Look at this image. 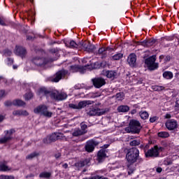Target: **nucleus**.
<instances>
[{"mask_svg":"<svg viewBox=\"0 0 179 179\" xmlns=\"http://www.w3.org/2000/svg\"><path fill=\"white\" fill-rule=\"evenodd\" d=\"M73 136H82V135H85V131H81L80 129H75L72 133Z\"/></svg>","mask_w":179,"mask_h":179,"instance_id":"nucleus-29","label":"nucleus"},{"mask_svg":"<svg viewBox=\"0 0 179 179\" xmlns=\"http://www.w3.org/2000/svg\"><path fill=\"white\" fill-rule=\"evenodd\" d=\"M125 97V94L124 92L117 93L115 95V98L118 101H122Z\"/></svg>","mask_w":179,"mask_h":179,"instance_id":"nucleus-34","label":"nucleus"},{"mask_svg":"<svg viewBox=\"0 0 179 179\" xmlns=\"http://www.w3.org/2000/svg\"><path fill=\"white\" fill-rule=\"evenodd\" d=\"M162 59H164V55H163L159 56V61L162 62Z\"/></svg>","mask_w":179,"mask_h":179,"instance_id":"nucleus-60","label":"nucleus"},{"mask_svg":"<svg viewBox=\"0 0 179 179\" xmlns=\"http://www.w3.org/2000/svg\"><path fill=\"white\" fill-rule=\"evenodd\" d=\"M87 115L92 117L93 115H101L100 113V109L98 108H90L89 111L87 112Z\"/></svg>","mask_w":179,"mask_h":179,"instance_id":"nucleus-17","label":"nucleus"},{"mask_svg":"<svg viewBox=\"0 0 179 179\" xmlns=\"http://www.w3.org/2000/svg\"><path fill=\"white\" fill-rule=\"evenodd\" d=\"M51 54H58V48H52L50 50Z\"/></svg>","mask_w":179,"mask_h":179,"instance_id":"nucleus-48","label":"nucleus"},{"mask_svg":"<svg viewBox=\"0 0 179 179\" xmlns=\"http://www.w3.org/2000/svg\"><path fill=\"white\" fill-rule=\"evenodd\" d=\"M127 62L130 66H134V65H136V55L135 54H131L128 57Z\"/></svg>","mask_w":179,"mask_h":179,"instance_id":"nucleus-21","label":"nucleus"},{"mask_svg":"<svg viewBox=\"0 0 179 179\" xmlns=\"http://www.w3.org/2000/svg\"><path fill=\"white\" fill-rule=\"evenodd\" d=\"M92 82L96 89H100V87H103L106 85V80L102 78H92Z\"/></svg>","mask_w":179,"mask_h":179,"instance_id":"nucleus-9","label":"nucleus"},{"mask_svg":"<svg viewBox=\"0 0 179 179\" xmlns=\"http://www.w3.org/2000/svg\"><path fill=\"white\" fill-rule=\"evenodd\" d=\"M97 145H99V142L94 140L88 141L85 146L86 152H88V153H92V152L94 150V148H96Z\"/></svg>","mask_w":179,"mask_h":179,"instance_id":"nucleus-8","label":"nucleus"},{"mask_svg":"<svg viewBox=\"0 0 179 179\" xmlns=\"http://www.w3.org/2000/svg\"><path fill=\"white\" fill-rule=\"evenodd\" d=\"M158 136L159 138H169V136H170V134H169V132L166 131H160L158 133Z\"/></svg>","mask_w":179,"mask_h":179,"instance_id":"nucleus-38","label":"nucleus"},{"mask_svg":"<svg viewBox=\"0 0 179 179\" xmlns=\"http://www.w3.org/2000/svg\"><path fill=\"white\" fill-rule=\"evenodd\" d=\"M122 57H124L122 53H117L112 57V59H113V61H120Z\"/></svg>","mask_w":179,"mask_h":179,"instance_id":"nucleus-37","label":"nucleus"},{"mask_svg":"<svg viewBox=\"0 0 179 179\" xmlns=\"http://www.w3.org/2000/svg\"><path fill=\"white\" fill-rule=\"evenodd\" d=\"M13 104V102H11L10 101H7L4 103V105L6 107H10Z\"/></svg>","mask_w":179,"mask_h":179,"instance_id":"nucleus-49","label":"nucleus"},{"mask_svg":"<svg viewBox=\"0 0 179 179\" xmlns=\"http://www.w3.org/2000/svg\"><path fill=\"white\" fill-rule=\"evenodd\" d=\"M166 127L169 131H173L178 127L177 121L173 120H169L166 123Z\"/></svg>","mask_w":179,"mask_h":179,"instance_id":"nucleus-13","label":"nucleus"},{"mask_svg":"<svg viewBox=\"0 0 179 179\" xmlns=\"http://www.w3.org/2000/svg\"><path fill=\"white\" fill-rule=\"evenodd\" d=\"M0 24L1 26H6V23H5V19L0 17Z\"/></svg>","mask_w":179,"mask_h":179,"instance_id":"nucleus-51","label":"nucleus"},{"mask_svg":"<svg viewBox=\"0 0 179 179\" xmlns=\"http://www.w3.org/2000/svg\"><path fill=\"white\" fill-rule=\"evenodd\" d=\"M80 126L81 128L80 130L84 131V134H87V130H86V129H87V125L86 124H85L84 122H83L80 123Z\"/></svg>","mask_w":179,"mask_h":179,"instance_id":"nucleus-39","label":"nucleus"},{"mask_svg":"<svg viewBox=\"0 0 179 179\" xmlns=\"http://www.w3.org/2000/svg\"><path fill=\"white\" fill-rule=\"evenodd\" d=\"M52 142L53 141L51 140V137H50V136H48L45 138L43 139V143H45L46 145H48Z\"/></svg>","mask_w":179,"mask_h":179,"instance_id":"nucleus-42","label":"nucleus"},{"mask_svg":"<svg viewBox=\"0 0 179 179\" xmlns=\"http://www.w3.org/2000/svg\"><path fill=\"white\" fill-rule=\"evenodd\" d=\"M68 73V71L61 70L56 73L55 78L52 80V82H59L62 78H65L66 74Z\"/></svg>","mask_w":179,"mask_h":179,"instance_id":"nucleus-11","label":"nucleus"},{"mask_svg":"<svg viewBox=\"0 0 179 179\" xmlns=\"http://www.w3.org/2000/svg\"><path fill=\"white\" fill-rule=\"evenodd\" d=\"M33 97V93L29 92L24 95L25 100H30Z\"/></svg>","mask_w":179,"mask_h":179,"instance_id":"nucleus-44","label":"nucleus"},{"mask_svg":"<svg viewBox=\"0 0 179 179\" xmlns=\"http://www.w3.org/2000/svg\"><path fill=\"white\" fill-rule=\"evenodd\" d=\"M0 80H3V82L5 83H6V82H7L6 79H5V78H3V76H0Z\"/></svg>","mask_w":179,"mask_h":179,"instance_id":"nucleus-58","label":"nucleus"},{"mask_svg":"<svg viewBox=\"0 0 179 179\" xmlns=\"http://www.w3.org/2000/svg\"><path fill=\"white\" fill-rule=\"evenodd\" d=\"M145 64L150 71H155L159 68V64L156 63V56L152 55L145 60Z\"/></svg>","mask_w":179,"mask_h":179,"instance_id":"nucleus-5","label":"nucleus"},{"mask_svg":"<svg viewBox=\"0 0 179 179\" xmlns=\"http://www.w3.org/2000/svg\"><path fill=\"white\" fill-rule=\"evenodd\" d=\"M109 49L110 48L108 47L101 48L99 49L98 52L96 53V55H100L102 59L104 58H107V55H108V53L107 52V51H108Z\"/></svg>","mask_w":179,"mask_h":179,"instance_id":"nucleus-14","label":"nucleus"},{"mask_svg":"<svg viewBox=\"0 0 179 179\" xmlns=\"http://www.w3.org/2000/svg\"><path fill=\"white\" fill-rule=\"evenodd\" d=\"M70 71L73 73L80 72L81 73H85V71H86V69L75 65L71 66Z\"/></svg>","mask_w":179,"mask_h":179,"instance_id":"nucleus-23","label":"nucleus"},{"mask_svg":"<svg viewBox=\"0 0 179 179\" xmlns=\"http://www.w3.org/2000/svg\"><path fill=\"white\" fill-rule=\"evenodd\" d=\"M24 104H26L24 103V101H23L20 100V99H16V100L13 101V106H24Z\"/></svg>","mask_w":179,"mask_h":179,"instance_id":"nucleus-36","label":"nucleus"},{"mask_svg":"<svg viewBox=\"0 0 179 179\" xmlns=\"http://www.w3.org/2000/svg\"><path fill=\"white\" fill-rule=\"evenodd\" d=\"M96 179H108L107 178H105L103 176H96Z\"/></svg>","mask_w":179,"mask_h":179,"instance_id":"nucleus-56","label":"nucleus"},{"mask_svg":"<svg viewBox=\"0 0 179 179\" xmlns=\"http://www.w3.org/2000/svg\"><path fill=\"white\" fill-rule=\"evenodd\" d=\"M40 178H50L51 177V173L50 172H42L39 174Z\"/></svg>","mask_w":179,"mask_h":179,"instance_id":"nucleus-35","label":"nucleus"},{"mask_svg":"<svg viewBox=\"0 0 179 179\" xmlns=\"http://www.w3.org/2000/svg\"><path fill=\"white\" fill-rule=\"evenodd\" d=\"M173 73L171 71H165L163 73V78L164 79H173Z\"/></svg>","mask_w":179,"mask_h":179,"instance_id":"nucleus-33","label":"nucleus"},{"mask_svg":"<svg viewBox=\"0 0 179 179\" xmlns=\"http://www.w3.org/2000/svg\"><path fill=\"white\" fill-rule=\"evenodd\" d=\"M5 120V116L0 115V122H2Z\"/></svg>","mask_w":179,"mask_h":179,"instance_id":"nucleus-57","label":"nucleus"},{"mask_svg":"<svg viewBox=\"0 0 179 179\" xmlns=\"http://www.w3.org/2000/svg\"><path fill=\"white\" fill-rule=\"evenodd\" d=\"M40 154L38 152H34L29 155H28L26 157L27 160H33V159H34V157H37V156H39Z\"/></svg>","mask_w":179,"mask_h":179,"instance_id":"nucleus-32","label":"nucleus"},{"mask_svg":"<svg viewBox=\"0 0 179 179\" xmlns=\"http://www.w3.org/2000/svg\"><path fill=\"white\" fill-rule=\"evenodd\" d=\"M106 157H107V154H106V150L104 149L100 150L98 152V155H97L98 162H99V163L103 162V160H104Z\"/></svg>","mask_w":179,"mask_h":179,"instance_id":"nucleus-20","label":"nucleus"},{"mask_svg":"<svg viewBox=\"0 0 179 179\" xmlns=\"http://www.w3.org/2000/svg\"><path fill=\"white\" fill-rule=\"evenodd\" d=\"M49 136L50 137L52 142H55V141H59V139H62V138L64 137V134L62 133L55 132Z\"/></svg>","mask_w":179,"mask_h":179,"instance_id":"nucleus-19","label":"nucleus"},{"mask_svg":"<svg viewBox=\"0 0 179 179\" xmlns=\"http://www.w3.org/2000/svg\"><path fill=\"white\" fill-rule=\"evenodd\" d=\"M68 95L65 92H59L57 90L52 91L50 93V98L56 101H62L66 99Z\"/></svg>","mask_w":179,"mask_h":179,"instance_id":"nucleus-7","label":"nucleus"},{"mask_svg":"<svg viewBox=\"0 0 179 179\" xmlns=\"http://www.w3.org/2000/svg\"><path fill=\"white\" fill-rule=\"evenodd\" d=\"M70 108H73V110H79L78 105L74 103H70L69 105Z\"/></svg>","mask_w":179,"mask_h":179,"instance_id":"nucleus-46","label":"nucleus"},{"mask_svg":"<svg viewBox=\"0 0 179 179\" xmlns=\"http://www.w3.org/2000/svg\"><path fill=\"white\" fill-rule=\"evenodd\" d=\"M157 173H162V171H163V169H162V167H158L156 169Z\"/></svg>","mask_w":179,"mask_h":179,"instance_id":"nucleus-55","label":"nucleus"},{"mask_svg":"<svg viewBox=\"0 0 179 179\" xmlns=\"http://www.w3.org/2000/svg\"><path fill=\"white\" fill-rule=\"evenodd\" d=\"M119 113H128L129 111V106L127 105H122L117 108Z\"/></svg>","mask_w":179,"mask_h":179,"instance_id":"nucleus-28","label":"nucleus"},{"mask_svg":"<svg viewBox=\"0 0 179 179\" xmlns=\"http://www.w3.org/2000/svg\"><path fill=\"white\" fill-rule=\"evenodd\" d=\"M162 147H159L158 145H155L153 148H150L148 151H145V157H152L155 159L156 157H159L160 155V152H163Z\"/></svg>","mask_w":179,"mask_h":179,"instance_id":"nucleus-4","label":"nucleus"},{"mask_svg":"<svg viewBox=\"0 0 179 179\" xmlns=\"http://www.w3.org/2000/svg\"><path fill=\"white\" fill-rule=\"evenodd\" d=\"M142 129L141 122L136 120H131L129 122V127L125 128V131L127 134H139Z\"/></svg>","mask_w":179,"mask_h":179,"instance_id":"nucleus-2","label":"nucleus"},{"mask_svg":"<svg viewBox=\"0 0 179 179\" xmlns=\"http://www.w3.org/2000/svg\"><path fill=\"white\" fill-rule=\"evenodd\" d=\"M167 164H168V166L173 164V161L167 162Z\"/></svg>","mask_w":179,"mask_h":179,"instance_id":"nucleus-64","label":"nucleus"},{"mask_svg":"<svg viewBox=\"0 0 179 179\" xmlns=\"http://www.w3.org/2000/svg\"><path fill=\"white\" fill-rule=\"evenodd\" d=\"M3 52L6 57H10V55H12V51L9 50H5Z\"/></svg>","mask_w":179,"mask_h":179,"instance_id":"nucleus-45","label":"nucleus"},{"mask_svg":"<svg viewBox=\"0 0 179 179\" xmlns=\"http://www.w3.org/2000/svg\"><path fill=\"white\" fill-rule=\"evenodd\" d=\"M62 168H63V169H68V164H64L62 165Z\"/></svg>","mask_w":179,"mask_h":179,"instance_id":"nucleus-59","label":"nucleus"},{"mask_svg":"<svg viewBox=\"0 0 179 179\" xmlns=\"http://www.w3.org/2000/svg\"><path fill=\"white\" fill-rule=\"evenodd\" d=\"M166 118H171V115L170 114H166L165 116Z\"/></svg>","mask_w":179,"mask_h":179,"instance_id":"nucleus-62","label":"nucleus"},{"mask_svg":"<svg viewBox=\"0 0 179 179\" xmlns=\"http://www.w3.org/2000/svg\"><path fill=\"white\" fill-rule=\"evenodd\" d=\"M164 62H169V61L171 59V57L170 55L164 56Z\"/></svg>","mask_w":179,"mask_h":179,"instance_id":"nucleus-50","label":"nucleus"},{"mask_svg":"<svg viewBox=\"0 0 179 179\" xmlns=\"http://www.w3.org/2000/svg\"><path fill=\"white\" fill-rule=\"evenodd\" d=\"M103 75H105L109 79H115L117 78V71H106L103 72Z\"/></svg>","mask_w":179,"mask_h":179,"instance_id":"nucleus-22","label":"nucleus"},{"mask_svg":"<svg viewBox=\"0 0 179 179\" xmlns=\"http://www.w3.org/2000/svg\"><path fill=\"white\" fill-rule=\"evenodd\" d=\"M153 90H155L156 92H162V90H164L165 87L160 85H155L152 87Z\"/></svg>","mask_w":179,"mask_h":179,"instance_id":"nucleus-41","label":"nucleus"},{"mask_svg":"<svg viewBox=\"0 0 179 179\" xmlns=\"http://www.w3.org/2000/svg\"><path fill=\"white\" fill-rule=\"evenodd\" d=\"M8 65H12V64H13V59L8 58Z\"/></svg>","mask_w":179,"mask_h":179,"instance_id":"nucleus-54","label":"nucleus"},{"mask_svg":"<svg viewBox=\"0 0 179 179\" xmlns=\"http://www.w3.org/2000/svg\"><path fill=\"white\" fill-rule=\"evenodd\" d=\"M0 179H15V177L13 176L1 175Z\"/></svg>","mask_w":179,"mask_h":179,"instance_id":"nucleus-43","label":"nucleus"},{"mask_svg":"<svg viewBox=\"0 0 179 179\" xmlns=\"http://www.w3.org/2000/svg\"><path fill=\"white\" fill-rule=\"evenodd\" d=\"M15 54L19 57H21V58H24L27 54V51L26 50V48L22 46H16Z\"/></svg>","mask_w":179,"mask_h":179,"instance_id":"nucleus-12","label":"nucleus"},{"mask_svg":"<svg viewBox=\"0 0 179 179\" xmlns=\"http://www.w3.org/2000/svg\"><path fill=\"white\" fill-rule=\"evenodd\" d=\"M34 113L35 114H40L46 118H51L52 117V112L48 110V107L45 105H40L34 108Z\"/></svg>","mask_w":179,"mask_h":179,"instance_id":"nucleus-3","label":"nucleus"},{"mask_svg":"<svg viewBox=\"0 0 179 179\" xmlns=\"http://www.w3.org/2000/svg\"><path fill=\"white\" fill-rule=\"evenodd\" d=\"M94 101H80L78 104V110H80V108H83L86 107L87 106H89L90 104H93Z\"/></svg>","mask_w":179,"mask_h":179,"instance_id":"nucleus-24","label":"nucleus"},{"mask_svg":"<svg viewBox=\"0 0 179 179\" xmlns=\"http://www.w3.org/2000/svg\"><path fill=\"white\" fill-rule=\"evenodd\" d=\"M10 169L6 166V164L5 162H1L0 163V171H10Z\"/></svg>","mask_w":179,"mask_h":179,"instance_id":"nucleus-31","label":"nucleus"},{"mask_svg":"<svg viewBox=\"0 0 179 179\" xmlns=\"http://www.w3.org/2000/svg\"><path fill=\"white\" fill-rule=\"evenodd\" d=\"M55 159H59L61 157V152H57L55 155Z\"/></svg>","mask_w":179,"mask_h":179,"instance_id":"nucleus-53","label":"nucleus"},{"mask_svg":"<svg viewBox=\"0 0 179 179\" xmlns=\"http://www.w3.org/2000/svg\"><path fill=\"white\" fill-rule=\"evenodd\" d=\"M126 159L127 162L128 174L129 176L135 171L134 164L136 163V162H138V163L143 162V159L139 157V150L136 148H133L128 150L126 155Z\"/></svg>","mask_w":179,"mask_h":179,"instance_id":"nucleus-1","label":"nucleus"},{"mask_svg":"<svg viewBox=\"0 0 179 179\" xmlns=\"http://www.w3.org/2000/svg\"><path fill=\"white\" fill-rule=\"evenodd\" d=\"M141 145V140H133L130 142V146H139Z\"/></svg>","mask_w":179,"mask_h":179,"instance_id":"nucleus-40","label":"nucleus"},{"mask_svg":"<svg viewBox=\"0 0 179 179\" xmlns=\"http://www.w3.org/2000/svg\"><path fill=\"white\" fill-rule=\"evenodd\" d=\"M13 132H15V130L13 129L6 131V135L0 138V143H6V142H9V141L12 139Z\"/></svg>","mask_w":179,"mask_h":179,"instance_id":"nucleus-10","label":"nucleus"},{"mask_svg":"<svg viewBox=\"0 0 179 179\" xmlns=\"http://www.w3.org/2000/svg\"><path fill=\"white\" fill-rule=\"evenodd\" d=\"M83 179H96V176H92L91 178H83Z\"/></svg>","mask_w":179,"mask_h":179,"instance_id":"nucleus-61","label":"nucleus"},{"mask_svg":"<svg viewBox=\"0 0 179 179\" xmlns=\"http://www.w3.org/2000/svg\"><path fill=\"white\" fill-rule=\"evenodd\" d=\"M52 61H57V59H51L50 60H48L47 58L38 57H36L32 59V62L36 65V66H44L49 62H52Z\"/></svg>","mask_w":179,"mask_h":179,"instance_id":"nucleus-6","label":"nucleus"},{"mask_svg":"<svg viewBox=\"0 0 179 179\" xmlns=\"http://www.w3.org/2000/svg\"><path fill=\"white\" fill-rule=\"evenodd\" d=\"M89 164V160L85 159L84 161H81L80 162H77L75 164L76 167L77 169H80L81 167H85V166H87Z\"/></svg>","mask_w":179,"mask_h":179,"instance_id":"nucleus-27","label":"nucleus"},{"mask_svg":"<svg viewBox=\"0 0 179 179\" xmlns=\"http://www.w3.org/2000/svg\"><path fill=\"white\" fill-rule=\"evenodd\" d=\"M156 43V39L151 38L148 39L147 41H143L141 43V45H143V47H152V45H155Z\"/></svg>","mask_w":179,"mask_h":179,"instance_id":"nucleus-18","label":"nucleus"},{"mask_svg":"<svg viewBox=\"0 0 179 179\" xmlns=\"http://www.w3.org/2000/svg\"><path fill=\"white\" fill-rule=\"evenodd\" d=\"M157 120H159V117L157 116H154L150 118V122H156V121H157Z\"/></svg>","mask_w":179,"mask_h":179,"instance_id":"nucleus-47","label":"nucleus"},{"mask_svg":"<svg viewBox=\"0 0 179 179\" xmlns=\"http://www.w3.org/2000/svg\"><path fill=\"white\" fill-rule=\"evenodd\" d=\"M51 93H52V92L48 90L45 87H41L38 91V94L41 96V97H43V96H50L51 97Z\"/></svg>","mask_w":179,"mask_h":179,"instance_id":"nucleus-15","label":"nucleus"},{"mask_svg":"<svg viewBox=\"0 0 179 179\" xmlns=\"http://www.w3.org/2000/svg\"><path fill=\"white\" fill-rule=\"evenodd\" d=\"M13 115H24L27 117V115H29V113L27 110H17L13 112Z\"/></svg>","mask_w":179,"mask_h":179,"instance_id":"nucleus-25","label":"nucleus"},{"mask_svg":"<svg viewBox=\"0 0 179 179\" xmlns=\"http://www.w3.org/2000/svg\"><path fill=\"white\" fill-rule=\"evenodd\" d=\"M65 44L66 47H69V48H78V47L80 45V43H77L75 42V41H71L70 42H67Z\"/></svg>","mask_w":179,"mask_h":179,"instance_id":"nucleus-26","label":"nucleus"},{"mask_svg":"<svg viewBox=\"0 0 179 179\" xmlns=\"http://www.w3.org/2000/svg\"><path fill=\"white\" fill-rule=\"evenodd\" d=\"M139 116L141 120H148L149 118V113L146 110H141L139 112Z\"/></svg>","mask_w":179,"mask_h":179,"instance_id":"nucleus-30","label":"nucleus"},{"mask_svg":"<svg viewBox=\"0 0 179 179\" xmlns=\"http://www.w3.org/2000/svg\"><path fill=\"white\" fill-rule=\"evenodd\" d=\"M5 96V90H0V99L1 97H4Z\"/></svg>","mask_w":179,"mask_h":179,"instance_id":"nucleus-52","label":"nucleus"},{"mask_svg":"<svg viewBox=\"0 0 179 179\" xmlns=\"http://www.w3.org/2000/svg\"><path fill=\"white\" fill-rule=\"evenodd\" d=\"M131 114H136V109H133L131 110Z\"/></svg>","mask_w":179,"mask_h":179,"instance_id":"nucleus-63","label":"nucleus"},{"mask_svg":"<svg viewBox=\"0 0 179 179\" xmlns=\"http://www.w3.org/2000/svg\"><path fill=\"white\" fill-rule=\"evenodd\" d=\"M82 46L85 51H87V52H93V51L96 50V46L92 45L90 43H84Z\"/></svg>","mask_w":179,"mask_h":179,"instance_id":"nucleus-16","label":"nucleus"}]
</instances>
